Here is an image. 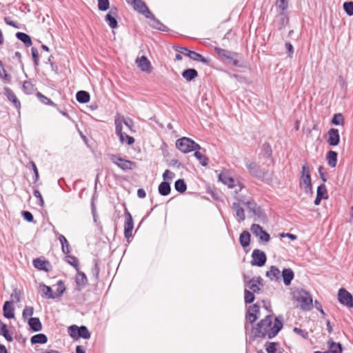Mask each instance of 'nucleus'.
Segmentation results:
<instances>
[{
	"label": "nucleus",
	"instance_id": "nucleus-1",
	"mask_svg": "<svg viewBox=\"0 0 353 353\" xmlns=\"http://www.w3.org/2000/svg\"><path fill=\"white\" fill-rule=\"evenodd\" d=\"M268 315L258 323L257 331H281L283 328L282 317H275Z\"/></svg>",
	"mask_w": 353,
	"mask_h": 353
},
{
	"label": "nucleus",
	"instance_id": "nucleus-2",
	"mask_svg": "<svg viewBox=\"0 0 353 353\" xmlns=\"http://www.w3.org/2000/svg\"><path fill=\"white\" fill-rule=\"evenodd\" d=\"M292 296L303 310L308 311L311 310L312 298L308 292L303 289H296L293 291Z\"/></svg>",
	"mask_w": 353,
	"mask_h": 353
},
{
	"label": "nucleus",
	"instance_id": "nucleus-3",
	"mask_svg": "<svg viewBox=\"0 0 353 353\" xmlns=\"http://www.w3.org/2000/svg\"><path fill=\"white\" fill-rule=\"evenodd\" d=\"M250 174L262 181H268L271 179L272 173L269 169L261 168L254 162L248 161L245 164Z\"/></svg>",
	"mask_w": 353,
	"mask_h": 353
},
{
	"label": "nucleus",
	"instance_id": "nucleus-4",
	"mask_svg": "<svg viewBox=\"0 0 353 353\" xmlns=\"http://www.w3.org/2000/svg\"><path fill=\"white\" fill-rule=\"evenodd\" d=\"M176 147L183 153L200 150L201 146L188 137H182L176 141Z\"/></svg>",
	"mask_w": 353,
	"mask_h": 353
},
{
	"label": "nucleus",
	"instance_id": "nucleus-5",
	"mask_svg": "<svg viewBox=\"0 0 353 353\" xmlns=\"http://www.w3.org/2000/svg\"><path fill=\"white\" fill-rule=\"evenodd\" d=\"M300 186L304 189L305 193H312L310 170L307 163L302 166Z\"/></svg>",
	"mask_w": 353,
	"mask_h": 353
},
{
	"label": "nucleus",
	"instance_id": "nucleus-6",
	"mask_svg": "<svg viewBox=\"0 0 353 353\" xmlns=\"http://www.w3.org/2000/svg\"><path fill=\"white\" fill-rule=\"evenodd\" d=\"M110 159L112 163L116 165L123 171H128L134 169L137 167L136 163L130 160L124 159L117 154H110Z\"/></svg>",
	"mask_w": 353,
	"mask_h": 353
},
{
	"label": "nucleus",
	"instance_id": "nucleus-7",
	"mask_svg": "<svg viewBox=\"0 0 353 353\" xmlns=\"http://www.w3.org/2000/svg\"><path fill=\"white\" fill-rule=\"evenodd\" d=\"M218 177L219 180L223 184L228 185L229 188H233L237 186L238 188L235 190L236 193H238L244 187L242 183H241L239 181H236V180L229 176L227 172H223L220 173Z\"/></svg>",
	"mask_w": 353,
	"mask_h": 353
},
{
	"label": "nucleus",
	"instance_id": "nucleus-8",
	"mask_svg": "<svg viewBox=\"0 0 353 353\" xmlns=\"http://www.w3.org/2000/svg\"><path fill=\"white\" fill-rule=\"evenodd\" d=\"M338 300L339 303L347 307H353V296L345 289L341 288L338 292Z\"/></svg>",
	"mask_w": 353,
	"mask_h": 353
},
{
	"label": "nucleus",
	"instance_id": "nucleus-9",
	"mask_svg": "<svg viewBox=\"0 0 353 353\" xmlns=\"http://www.w3.org/2000/svg\"><path fill=\"white\" fill-rule=\"evenodd\" d=\"M128 3H131L134 10L143 14L146 18H153V14L149 10L146 4L141 0H128Z\"/></svg>",
	"mask_w": 353,
	"mask_h": 353
},
{
	"label": "nucleus",
	"instance_id": "nucleus-10",
	"mask_svg": "<svg viewBox=\"0 0 353 353\" xmlns=\"http://www.w3.org/2000/svg\"><path fill=\"white\" fill-rule=\"evenodd\" d=\"M267 261L266 254L264 252L255 249L252 253L251 264L254 266L262 267L263 266Z\"/></svg>",
	"mask_w": 353,
	"mask_h": 353
},
{
	"label": "nucleus",
	"instance_id": "nucleus-11",
	"mask_svg": "<svg viewBox=\"0 0 353 353\" xmlns=\"http://www.w3.org/2000/svg\"><path fill=\"white\" fill-rule=\"evenodd\" d=\"M250 230L252 234L255 236L258 237L261 242L266 243L270 241V234L266 231L263 230L260 225L255 223L252 224L251 225Z\"/></svg>",
	"mask_w": 353,
	"mask_h": 353
},
{
	"label": "nucleus",
	"instance_id": "nucleus-12",
	"mask_svg": "<svg viewBox=\"0 0 353 353\" xmlns=\"http://www.w3.org/2000/svg\"><path fill=\"white\" fill-rule=\"evenodd\" d=\"M125 215L126 217V220L124 224V236L125 238L128 239L131 237L132 235V233L134 228V223L132 217L130 213L128 211V210H125Z\"/></svg>",
	"mask_w": 353,
	"mask_h": 353
},
{
	"label": "nucleus",
	"instance_id": "nucleus-13",
	"mask_svg": "<svg viewBox=\"0 0 353 353\" xmlns=\"http://www.w3.org/2000/svg\"><path fill=\"white\" fill-rule=\"evenodd\" d=\"M245 286L252 292L258 293L263 286L262 279L261 277H254L248 282H245Z\"/></svg>",
	"mask_w": 353,
	"mask_h": 353
},
{
	"label": "nucleus",
	"instance_id": "nucleus-14",
	"mask_svg": "<svg viewBox=\"0 0 353 353\" xmlns=\"http://www.w3.org/2000/svg\"><path fill=\"white\" fill-rule=\"evenodd\" d=\"M327 143L331 146H336L339 143L340 136L338 129L331 128L327 132Z\"/></svg>",
	"mask_w": 353,
	"mask_h": 353
},
{
	"label": "nucleus",
	"instance_id": "nucleus-15",
	"mask_svg": "<svg viewBox=\"0 0 353 353\" xmlns=\"http://www.w3.org/2000/svg\"><path fill=\"white\" fill-rule=\"evenodd\" d=\"M117 8H111L105 16V21L111 28H116L118 26L117 21Z\"/></svg>",
	"mask_w": 353,
	"mask_h": 353
},
{
	"label": "nucleus",
	"instance_id": "nucleus-16",
	"mask_svg": "<svg viewBox=\"0 0 353 353\" xmlns=\"http://www.w3.org/2000/svg\"><path fill=\"white\" fill-rule=\"evenodd\" d=\"M138 67L143 71L147 73L151 72L152 66L150 61L145 57L142 56L140 58H137L136 60Z\"/></svg>",
	"mask_w": 353,
	"mask_h": 353
},
{
	"label": "nucleus",
	"instance_id": "nucleus-17",
	"mask_svg": "<svg viewBox=\"0 0 353 353\" xmlns=\"http://www.w3.org/2000/svg\"><path fill=\"white\" fill-rule=\"evenodd\" d=\"M259 306L256 304L250 306L246 314V320L253 323L258 319L257 314L259 313Z\"/></svg>",
	"mask_w": 353,
	"mask_h": 353
},
{
	"label": "nucleus",
	"instance_id": "nucleus-18",
	"mask_svg": "<svg viewBox=\"0 0 353 353\" xmlns=\"http://www.w3.org/2000/svg\"><path fill=\"white\" fill-rule=\"evenodd\" d=\"M39 292L41 294V296L45 299H54L56 296L52 292V290L50 286H48L43 283L39 284Z\"/></svg>",
	"mask_w": 353,
	"mask_h": 353
},
{
	"label": "nucleus",
	"instance_id": "nucleus-19",
	"mask_svg": "<svg viewBox=\"0 0 353 353\" xmlns=\"http://www.w3.org/2000/svg\"><path fill=\"white\" fill-rule=\"evenodd\" d=\"M4 91L5 95L7 97L8 99L13 103L16 108L19 109L21 107V103L14 93L9 88L7 87L4 88Z\"/></svg>",
	"mask_w": 353,
	"mask_h": 353
},
{
	"label": "nucleus",
	"instance_id": "nucleus-20",
	"mask_svg": "<svg viewBox=\"0 0 353 353\" xmlns=\"http://www.w3.org/2000/svg\"><path fill=\"white\" fill-rule=\"evenodd\" d=\"M14 305L12 301L5 302L3 307V316L7 319H12L14 316Z\"/></svg>",
	"mask_w": 353,
	"mask_h": 353
},
{
	"label": "nucleus",
	"instance_id": "nucleus-21",
	"mask_svg": "<svg viewBox=\"0 0 353 353\" xmlns=\"http://www.w3.org/2000/svg\"><path fill=\"white\" fill-rule=\"evenodd\" d=\"M327 345L330 353H341L343 351L342 345L340 343H336L332 338L327 341Z\"/></svg>",
	"mask_w": 353,
	"mask_h": 353
},
{
	"label": "nucleus",
	"instance_id": "nucleus-22",
	"mask_svg": "<svg viewBox=\"0 0 353 353\" xmlns=\"http://www.w3.org/2000/svg\"><path fill=\"white\" fill-rule=\"evenodd\" d=\"M266 276L270 280L278 281L281 277V272L278 268L272 265L268 271L266 272Z\"/></svg>",
	"mask_w": 353,
	"mask_h": 353
},
{
	"label": "nucleus",
	"instance_id": "nucleus-23",
	"mask_svg": "<svg viewBox=\"0 0 353 353\" xmlns=\"http://www.w3.org/2000/svg\"><path fill=\"white\" fill-rule=\"evenodd\" d=\"M294 272L290 268H285L282 271V277L283 283L285 285H289L291 283L292 280L294 279Z\"/></svg>",
	"mask_w": 353,
	"mask_h": 353
},
{
	"label": "nucleus",
	"instance_id": "nucleus-24",
	"mask_svg": "<svg viewBox=\"0 0 353 353\" xmlns=\"http://www.w3.org/2000/svg\"><path fill=\"white\" fill-rule=\"evenodd\" d=\"M232 208L235 211L236 216L239 218V221H243L245 219V211L244 209L240 206L239 203H233Z\"/></svg>",
	"mask_w": 353,
	"mask_h": 353
},
{
	"label": "nucleus",
	"instance_id": "nucleus-25",
	"mask_svg": "<svg viewBox=\"0 0 353 353\" xmlns=\"http://www.w3.org/2000/svg\"><path fill=\"white\" fill-rule=\"evenodd\" d=\"M198 76V72L195 69L189 68L182 72V77L187 81H190Z\"/></svg>",
	"mask_w": 353,
	"mask_h": 353
},
{
	"label": "nucleus",
	"instance_id": "nucleus-26",
	"mask_svg": "<svg viewBox=\"0 0 353 353\" xmlns=\"http://www.w3.org/2000/svg\"><path fill=\"white\" fill-rule=\"evenodd\" d=\"M77 272H78V273L77 274V276L75 278V281H76L77 285L79 288H82L85 287L86 285V284L88 283V279H87L85 274L83 272H81L79 271H77Z\"/></svg>",
	"mask_w": 353,
	"mask_h": 353
},
{
	"label": "nucleus",
	"instance_id": "nucleus-27",
	"mask_svg": "<svg viewBox=\"0 0 353 353\" xmlns=\"http://www.w3.org/2000/svg\"><path fill=\"white\" fill-rule=\"evenodd\" d=\"M337 155H338L337 152H336L335 151H333V150H330L327 152L326 159H327L328 165L331 168L336 167V162H337Z\"/></svg>",
	"mask_w": 353,
	"mask_h": 353
},
{
	"label": "nucleus",
	"instance_id": "nucleus-28",
	"mask_svg": "<svg viewBox=\"0 0 353 353\" xmlns=\"http://www.w3.org/2000/svg\"><path fill=\"white\" fill-rule=\"evenodd\" d=\"M33 265L38 270L48 271V266L49 265V262L47 261L35 259L33 260Z\"/></svg>",
	"mask_w": 353,
	"mask_h": 353
},
{
	"label": "nucleus",
	"instance_id": "nucleus-29",
	"mask_svg": "<svg viewBox=\"0 0 353 353\" xmlns=\"http://www.w3.org/2000/svg\"><path fill=\"white\" fill-rule=\"evenodd\" d=\"M90 94L84 90H81L77 92V101L81 103H85L90 101Z\"/></svg>",
	"mask_w": 353,
	"mask_h": 353
},
{
	"label": "nucleus",
	"instance_id": "nucleus-30",
	"mask_svg": "<svg viewBox=\"0 0 353 353\" xmlns=\"http://www.w3.org/2000/svg\"><path fill=\"white\" fill-rule=\"evenodd\" d=\"M239 242L242 247H248L250 243V234L245 230L242 232L239 236Z\"/></svg>",
	"mask_w": 353,
	"mask_h": 353
},
{
	"label": "nucleus",
	"instance_id": "nucleus-31",
	"mask_svg": "<svg viewBox=\"0 0 353 353\" xmlns=\"http://www.w3.org/2000/svg\"><path fill=\"white\" fill-rule=\"evenodd\" d=\"M159 193L162 196H167L170 193L171 188L168 182H161L158 188Z\"/></svg>",
	"mask_w": 353,
	"mask_h": 353
},
{
	"label": "nucleus",
	"instance_id": "nucleus-32",
	"mask_svg": "<svg viewBox=\"0 0 353 353\" xmlns=\"http://www.w3.org/2000/svg\"><path fill=\"white\" fill-rule=\"evenodd\" d=\"M28 325L32 331H40L41 330V323L39 318H30Z\"/></svg>",
	"mask_w": 353,
	"mask_h": 353
},
{
	"label": "nucleus",
	"instance_id": "nucleus-33",
	"mask_svg": "<svg viewBox=\"0 0 353 353\" xmlns=\"http://www.w3.org/2000/svg\"><path fill=\"white\" fill-rule=\"evenodd\" d=\"M16 37L22 41L26 46H30L32 45V40L30 37L24 32H17Z\"/></svg>",
	"mask_w": 353,
	"mask_h": 353
},
{
	"label": "nucleus",
	"instance_id": "nucleus-34",
	"mask_svg": "<svg viewBox=\"0 0 353 353\" xmlns=\"http://www.w3.org/2000/svg\"><path fill=\"white\" fill-rule=\"evenodd\" d=\"M58 239L61 244V249L63 252L65 254L70 253V246L66 238L63 234H59Z\"/></svg>",
	"mask_w": 353,
	"mask_h": 353
},
{
	"label": "nucleus",
	"instance_id": "nucleus-35",
	"mask_svg": "<svg viewBox=\"0 0 353 353\" xmlns=\"http://www.w3.org/2000/svg\"><path fill=\"white\" fill-rule=\"evenodd\" d=\"M48 338L43 334H38L31 337L30 341L32 344H44L47 342Z\"/></svg>",
	"mask_w": 353,
	"mask_h": 353
},
{
	"label": "nucleus",
	"instance_id": "nucleus-36",
	"mask_svg": "<svg viewBox=\"0 0 353 353\" xmlns=\"http://www.w3.org/2000/svg\"><path fill=\"white\" fill-rule=\"evenodd\" d=\"M115 132L119 136L121 143H125V140L124 139V132H122L121 121L119 119H115Z\"/></svg>",
	"mask_w": 353,
	"mask_h": 353
},
{
	"label": "nucleus",
	"instance_id": "nucleus-37",
	"mask_svg": "<svg viewBox=\"0 0 353 353\" xmlns=\"http://www.w3.org/2000/svg\"><path fill=\"white\" fill-rule=\"evenodd\" d=\"M188 52V57L190 58L192 60L201 61L204 63H207L208 61L205 58H204L201 54L194 52V51H187Z\"/></svg>",
	"mask_w": 353,
	"mask_h": 353
},
{
	"label": "nucleus",
	"instance_id": "nucleus-38",
	"mask_svg": "<svg viewBox=\"0 0 353 353\" xmlns=\"http://www.w3.org/2000/svg\"><path fill=\"white\" fill-rule=\"evenodd\" d=\"M252 213L257 216V219H255V221L261 220L264 221L266 219V215L264 212V211L262 210V208L260 206H256L254 208Z\"/></svg>",
	"mask_w": 353,
	"mask_h": 353
},
{
	"label": "nucleus",
	"instance_id": "nucleus-39",
	"mask_svg": "<svg viewBox=\"0 0 353 353\" xmlns=\"http://www.w3.org/2000/svg\"><path fill=\"white\" fill-rule=\"evenodd\" d=\"M237 54L231 52V54L227 58L228 63L233 65L234 66L243 68V64L240 63V61L236 59Z\"/></svg>",
	"mask_w": 353,
	"mask_h": 353
},
{
	"label": "nucleus",
	"instance_id": "nucleus-40",
	"mask_svg": "<svg viewBox=\"0 0 353 353\" xmlns=\"http://www.w3.org/2000/svg\"><path fill=\"white\" fill-rule=\"evenodd\" d=\"M174 188L177 192L183 193L187 189V185L183 179H178L174 183Z\"/></svg>",
	"mask_w": 353,
	"mask_h": 353
},
{
	"label": "nucleus",
	"instance_id": "nucleus-41",
	"mask_svg": "<svg viewBox=\"0 0 353 353\" xmlns=\"http://www.w3.org/2000/svg\"><path fill=\"white\" fill-rule=\"evenodd\" d=\"M69 334L74 341H77L80 338L88 339L90 337V332H69Z\"/></svg>",
	"mask_w": 353,
	"mask_h": 353
},
{
	"label": "nucleus",
	"instance_id": "nucleus-42",
	"mask_svg": "<svg viewBox=\"0 0 353 353\" xmlns=\"http://www.w3.org/2000/svg\"><path fill=\"white\" fill-rule=\"evenodd\" d=\"M152 20L151 26L157 30L165 31L167 28L162 23H161L159 20L156 19L154 16L153 15V18H150Z\"/></svg>",
	"mask_w": 353,
	"mask_h": 353
},
{
	"label": "nucleus",
	"instance_id": "nucleus-43",
	"mask_svg": "<svg viewBox=\"0 0 353 353\" xmlns=\"http://www.w3.org/2000/svg\"><path fill=\"white\" fill-rule=\"evenodd\" d=\"M194 155L203 166H206L208 165V159L198 151V150H195Z\"/></svg>",
	"mask_w": 353,
	"mask_h": 353
},
{
	"label": "nucleus",
	"instance_id": "nucleus-44",
	"mask_svg": "<svg viewBox=\"0 0 353 353\" xmlns=\"http://www.w3.org/2000/svg\"><path fill=\"white\" fill-rule=\"evenodd\" d=\"M276 6L281 10V15L283 16V12L288 7V0H276Z\"/></svg>",
	"mask_w": 353,
	"mask_h": 353
},
{
	"label": "nucleus",
	"instance_id": "nucleus-45",
	"mask_svg": "<svg viewBox=\"0 0 353 353\" xmlns=\"http://www.w3.org/2000/svg\"><path fill=\"white\" fill-rule=\"evenodd\" d=\"M67 262L70 263L72 266H73L77 271H79V260L77 257L72 256V255H68L66 256Z\"/></svg>",
	"mask_w": 353,
	"mask_h": 353
},
{
	"label": "nucleus",
	"instance_id": "nucleus-46",
	"mask_svg": "<svg viewBox=\"0 0 353 353\" xmlns=\"http://www.w3.org/2000/svg\"><path fill=\"white\" fill-rule=\"evenodd\" d=\"M279 345L278 343L275 342H267L265 345V350L268 353H276Z\"/></svg>",
	"mask_w": 353,
	"mask_h": 353
},
{
	"label": "nucleus",
	"instance_id": "nucleus-47",
	"mask_svg": "<svg viewBox=\"0 0 353 353\" xmlns=\"http://www.w3.org/2000/svg\"><path fill=\"white\" fill-rule=\"evenodd\" d=\"M254 292L245 289L244 291V301L245 303H251L254 301Z\"/></svg>",
	"mask_w": 353,
	"mask_h": 353
},
{
	"label": "nucleus",
	"instance_id": "nucleus-48",
	"mask_svg": "<svg viewBox=\"0 0 353 353\" xmlns=\"http://www.w3.org/2000/svg\"><path fill=\"white\" fill-rule=\"evenodd\" d=\"M316 196L321 197L323 199L327 198V188H326V186L325 185V184H321V185H319V187L317 188Z\"/></svg>",
	"mask_w": 353,
	"mask_h": 353
},
{
	"label": "nucleus",
	"instance_id": "nucleus-49",
	"mask_svg": "<svg viewBox=\"0 0 353 353\" xmlns=\"http://www.w3.org/2000/svg\"><path fill=\"white\" fill-rule=\"evenodd\" d=\"M65 290V288L64 283L62 281H59L57 282V288L56 292L54 294L57 297H60L63 294Z\"/></svg>",
	"mask_w": 353,
	"mask_h": 353
},
{
	"label": "nucleus",
	"instance_id": "nucleus-50",
	"mask_svg": "<svg viewBox=\"0 0 353 353\" xmlns=\"http://www.w3.org/2000/svg\"><path fill=\"white\" fill-rule=\"evenodd\" d=\"M23 90L28 94H32L34 90L32 83L30 81H25L23 83Z\"/></svg>",
	"mask_w": 353,
	"mask_h": 353
},
{
	"label": "nucleus",
	"instance_id": "nucleus-51",
	"mask_svg": "<svg viewBox=\"0 0 353 353\" xmlns=\"http://www.w3.org/2000/svg\"><path fill=\"white\" fill-rule=\"evenodd\" d=\"M37 97L39 99L41 102L43 103V104L50 105H52V106L55 105V104L54 103L53 101H52L50 99H48L43 94H42L41 92H37Z\"/></svg>",
	"mask_w": 353,
	"mask_h": 353
},
{
	"label": "nucleus",
	"instance_id": "nucleus-52",
	"mask_svg": "<svg viewBox=\"0 0 353 353\" xmlns=\"http://www.w3.org/2000/svg\"><path fill=\"white\" fill-rule=\"evenodd\" d=\"M343 9L347 15L353 16V1L345 2Z\"/></svg>",
	"mask_w": 353,
	"mask_h": 353
},
{
	"label": "nucleus",
	"instance_id": "nucleus-53",
	"mask_svg": "<svg viewBox=\"0 0 353 353\" xmlns=\"http://www.w3.org/2000/svg\"><path fill=\"white\" fill-rule=\"evenodd\" d=\"M332 123L336 125H342L343 123V117L342 114H335L332 119Z\"/></svg>",
	"mask_w": 353,
	"mask_h": 353
},
{
	"label": "nucleus",
	"instance_id": "nucleus-54",
	"mask_svg": "<svg viewBox=\"0 0 353 353\" xmlns=\"http://www.w3.org/2000/svg\"><path fill=\"white\" fill-rule=\"evenodd\" d=\"M214 50L218 54L219 56L225 58V59H227V58L229 57L230 54H231L232 52L221 48H215Z\"/></svg>",
	"mask_w": 353,
	"mask_h": 353
},
{
	"label": "nucleus",
	"instance_id": "nucleus-55",
	"mask_svg": "<svg viewBox=\"0 0 353 353\" xmlns=\"http://www.w3.org/2000/svg\"><path fill=\"white\" fill-rule=\"evenodd\" d=\"M109 0H98V8L99 10L105 11L109 8Z\"/></svg>",
	"mask_w": 353,
	"mask_h": 353
},
{
	"label": "nucleus",
	"instance_id": "nucleus-56",
	"mask_svg": "<svg viewBox=\"0 0 353 353\" xmlns=\"http://www.w3.org/2000/svg\"><path fill=\"white\" fill-rule=\"evenodd\" d=\"M0 78H1L5 82L10 83L11 77L8 74L3 67L0 68Z\"/></svg>",
	"mask_w": 353,
	"mask_h": 353
},
{
	"label": "nucleus",
	"instance_id": "nucleus-57",
	"mask_svg": "<svg viewBox=\"0 0 353 353\" xmlns=\"http://www.w3.org/2000/svg\"><path fill=\"white\" fill-rule=\"evenodd\" d=\"M279 332H256L255 336L256 337H265L268 336L269 339H272L276 336Z\"/></svg>",
	"mask_w": 353,
	"mask_h": 353
},
{
	"label": "nucleus",
	"instance_id": "nucleus-58",
	"mask_svg": "<svg viewBox=\"0 0 353 353\" xmlns=\"http://www.w3.org/2000/svg\"><path fill=\"white\" fill-rule=\"evenodd\" d=\"M31 51L34 63L37 66L39 65V52L35 48H32Z\"/></svg>",
	"mask_w": 353,
	"mask_h": 353
},
{
	"label": "nucleus",
	"instance_id": "nucleus-59",
	"mask_svg": "<svg viewBox=\"0 0 353 353\" xmlns=\"http://www.w3.org/2000/svg\"><path fill=\"white\" fill-rule=\"evenodd\" d=\"M22 216L25 220L28 222H32L34 220V217L32 214L29 211H22L21 212Z\"/></svg>",
	"mask_w": 353,
	"mask_h": 353
},
{
	"label": "nucleus",
	"instance_id": "nucleus-60",
	"mask_svg": "<svg viewBox=\"0 0 353 353\" xmlns=\"http://www.w3.org/2000/svg\"><path fill=\"white\" fill-rule=\"evenodd\" d=\"M68 331H88V328L84 325H81V326L79 327L76 325H72L68 327Z\"/></svg>",
	"mask_w": 353,
	"mask_h": 353
},
{
	"label": "nucleus",
	"instance_id": "nucleus-61",
	"mask_svg": "<svg viewBox=\"0 0 353 353\" xmlns=\"http://www.w3.org/2000/svg\"><path fill=\"white\" fill-rule=\"evenodd\" d=\"M174 176V173L169 170H165L163 174V178L164 180H172Z\"/></svg>",
	"mask_w": 353,
	"mask_h": 353
},
{
	"label": "nucleus",
	"instance_id": "nucleus-62",
	"mask_svg": "<svg viewBox=\"0 0 353 353\" xmlns=\"http://www.w3.org/2000/svg\"><path fill=\"white\" fill-rule=\"evenodd\" d=\"M33 311L32 307H26L23 311V316L24 318L31 316L33 314Z\"/></svg>",
	"mask_w": 353,
	"mask_h": 353
},
{
	"label": "nucleus",
	"instance_id": "nucleus-63",
	"mask_svg": "<svg viewBox=\"0 0 353 353\" xmlns=\"http://www.w3.org/2000/svg\"><path fill=\"white\" fill-rule=\"evenodd\" d=\"M33 195L39 199V204L41 206L43 205L44 201L43 197L41 196V192L38 190H34L33 192Z\"/></svg>",
	"mask_w": 353,
	"mask_h": 353
},
{
	"label": "nucleus",
	"instance_id": "nucleus-64",
	"mask_svg": "<svg viewBox=\"0 0 353 353\" xmlns=\"http://www.w3.org/2000/svg\"><path fill=\"white\" fill-rule=\"evenodd\" d=\"M125 125L126 127H128V128L130 130H132V127L134 126V123H133V121L130 118H127V119H125V118H122V121H121Z\"/></svg>",
	"mask_w": 353,
	"mask_h": 353
}]
</instances>
